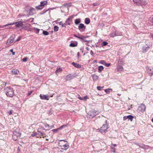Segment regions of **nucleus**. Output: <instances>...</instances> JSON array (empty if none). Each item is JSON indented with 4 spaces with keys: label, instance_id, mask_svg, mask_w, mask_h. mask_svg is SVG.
<instances>
[{
    "label": "nucleus",
    "instance_id": "f257e3e1",
    "mask_svg": "<svg viewBox=\"0 0 153 153\" xmlns=\"http://www.w3.org/2000/svg\"><path fill=\"white\" fill-rule=\"evenodd\" d=\"M59 146L62 148V149L65 150L67 149L69 147L68 143L66 140H59Z\"/></svg>",
    "mask_w": 153,
    "mask_h": 153
},
{
    "label": "nucleus",
    "instance_id": "f03ea898",
    "mask_svg": "<svg viewBox=\"0 0 153 153\" xmlns=\"http://www.w3.org/2000/svg\"><path fill=\"white\" fill-rule=\"evenodd\" d=\"M6 95L10 97H12L14 95V92L12 88L9 87L6 88Z\"/></svg>",
    "mask_w": 153,
    "mask_h": 153
},
{
    "label": "nucleus",
    "instance_id": "7ed1b4c3",
    "mask_svg": "<svg viewBox=\"0 0 153 153\" xmlns=\"http://www.w3.org/2000/svg\"><path fill=\"white\" fill-rule=\"evenodd\" d=\"M100 112L99 111H96L94 110H93L88 112V115L90 117L93 118L97 115Z\"/></svg>",
    "mask_w": 153,
    "mask_h": 153
},
{
    "label": "nucleus",
    "instance_id": "20e7f679",
    "mask_svg": "<svg viewBox=\"0 0 153 153\" xmlns=\"http://www.w3.org/2000/svg\"><path fill=\"white\" fill-rule=\"evenodd\" d=\"M107 120H105L106 124H103L102 126L99 129L101 133H105L107 131V129L108 128V125L106 123Z\"/></svg>",
    "mask_w": 153,
    "mask_h": 153
},
{
    "label": "nucleus",
    "instance_id": "39448f33",
    "mask_svg": "<svg viewBox=\"0 0 153 153\" xmlns=\"http://www.w3.org/2000/svg\"><path fill=\"white\" fill-rule=\"evenodd\" d=\"M146 109V106L143 104H141L138 107L137 109V111L138 113H142L145 111Z\"/></svg>",
    "mask_w": 153,
    "mask_h": 153
},
{
    "label": "nucleus",
    "instance_id": "423d86ee",
    "mask_svg": "<svg viewBox=\"0 0 153 153\" xmlns=\"http://www.w3.org/2000/svg\"><path fill=\"white\" fill-rule=\"evenodd\" d=\"M47 1H44L41 2L40 5L36 6V8L38 10L42 9L44 6L46 5L47 3Z\"/></svg>",
    "mask_w": 153,
    "mask_h": 153
},
{
    "label": "nucleus",
    "instance_id": "0eeeda50",
    "mask_svg": "<svg viewBox=\"0 0 153 153\" xmlns=\"http://www.w3.org/2000/svg\"><path fill=\"white\" fill-rule=\"evenodd\" d=\"M21 134L16 132H14L13 135V138L14 140H16L17 139L20 137Z\"/></svg>",
    "mask_w": 153,
    "mask_h": 153
},
{
    "label": "nucleus",
    "instance_id": "6e6552de",
    "mask_svg": "<svg viewBox=\"0 0 153 153\" xmlns=\"http://www.w3.org/2000/svg\"><path fill=\"white\" fill-rule=\"evenodd\" d=\"M30 26H31V25L29 23H26L25 25L23 24V26L22 27V29L30 31Z\"/></svg>",
    "mask_w": 153,
    "mask_h": 153
},
{
    "label": "nucleus",
    "instance_id": "1a4fd4ad",
    "mask_svg": "<svg viewBox=\"0 0 153 153\" xmlns=\"http://www.w3.org/2000/svg\"><path fill=\"white\" fill-rule=\"evenodd\" d=\"M74 17V16H71L69 17L65 21V23L66 25H70L71 22L72 21V19Z\"/></svg>",
    "mask_w": 153,
    "mask_h": 153
},
{
    "label": "nucleus",
    "instance_id": "9d476101",
    "mask_svg": "<svg viewBox=\"0 0 153 153\" xmlns=\"http://www.w3.org/2000/svg\"><path fill=\"white\" fill-rule=\"evenodd\" d=\"M15 24L16 27H22L23 26V22L21 21L15 22Z\"/></svg>",
    "mask_w": 153,
    "mask_h": 153
},
{
    "label": "nucleus",
    "instance_id": "9b49d317",
    "mask_svg": "<svg viewBox=\"0 0 153 153\" xmlns=\"http://www.w3.org/2000/svg\"><path fill=\"white\" fill-rule=\"evenodd\" d=\"M39 97L42 100H49V97L47 95H42L40 94Z\"/></svg>",
    "mask_w": 153,
    "mask_h": 153
},
{
    "label": "nucleus",
    "instance_id": "f8f14e48",
    "mask_svg": "<svg viewBox=\"0 0 153 153\" xmlns=\"http://www.w3.org/2000/svg\"><path fill=\"white\" fill-rule=\"evenodd\" d=\"M85 27H86L82 23L80 24L78 26L79 30L81 31H84L85 30Z\"/></svg>",
    "mask_w": 153,
    "mask_h": 153
},
{
    "label": "nucleus",
    "instance_id": "ddd939ff",
    "mask_svg": "<svg viewBox=\"0 0 153 153\" xmlns=\"http://www.w3.org/2000/svg\"><path fill=\"white\" fill-rule=\"evenodd\" d=\"M124 60L123 58H121L119 57L117 61V65H123Z\"/></svg>",
    "mask_w": 153,
    "mask_h": 153
},
{
    "label": "nucleus",
    "instance_id": "4468645a",
    "mask_svg": "<svg viewBox=\"0 0 153 153\" xmlns=\"http://www.w3.org/2000/svg\"><path fill=\"white\" fill-rule=\"evenodd\" d=\"M117 69L118 71L121 72L123 71V67L121 65H117Z\"/></svg>",
    "mask_w": 153,
    "mask_h": 153
},
{
    "label": "nucleus",
    "instance_id": "2eb2a0df",
    "mask_svg": "<svg viewBox=\"0 0 153 153\" xmlns=\"http://www.w3.org/2000/svg\"><path fill=\"white\" fill-rule=\"evenodd\" d=\"M14 41L13 38H9L7 40V42H6L7 45H10V44L13 42Z\"/></svg>",
    "mask_w": 153,
    "mask_h": 153
},
{
    "label": "nucleus",
    "instance_id": "dca6fc26",
    "mask_svg": "<svg viewBox=\"0 0 153 153\" xmlns=\"http://www.w3.org/2000/svg\"><path fill=\"white\" fill-rule=\"evenodd\" d=\"M11 72L12 74H17L19 73V71L18 70L16 69H13L12 70Z\"/></svg>",
    "mask_w": 153,
    "mask_h": 153
},
{
    "label": "nucleus",
    "instance_id": "f3484780",
    "mask_svg": "<svg viewBox=\"0 0 153 153\" xmlns=\"http://www.w3.org/2000/svg\"><path fill=\"white\" fill-rule=\"evenodd\" d=\"M72 64L75 67L77 68H80L81 67V65L79 64L76 63L74 62H73Z\"/></svg>",
    "mask_w": 153,
    "mask_h": 153
},
{
    "label": "nucleus",
    "instance_id": "a211bd4d",
    "mask_svg": "<svg viewBox=\"0 0 153 153\" xmlns=\"http://www.w3.org/2000/svg\"><path fill=\"white\" fill-rule=\"evenodd\" d=\"M74 36L75 37H77L81 40L83 39L85 37H84V36H82L80 34H79L78 35H74Z\"/></svg>",
    "mask_w": 153,
    "mask_h": 153
},
{
    "label": "nucleus",
    "instance_id": "6ab92c4d",
    "mask_svg": "<svg viewBox=\"0 0 153 153\" xmlns=\"http://www.w3.org/2000/svg\"><path fill=\"white\" fill-rule=\"evenodd\" d=\"M66 80H69L72 79V76L71 74H69L66 76Z\"/></svg>",
    "mask_w": 153,
    "mask_h": 153
},
{
    "label": "nucleus",
    "instance_id": "aec40b11",
    "mask_svg": "<svg viewBox=\"0 0 153 153\" xmlns=\"http://www.w3.org/2000/svg\"><path fill=\"white\" fill-rule=\"evenodd\" d=\"M90 19L89 18H86L85 19V23L86 24H88L90 23Z\"/></svg>",
    "mask_w": 153,
    "mask_h": 153
},
{
    "label": "nucleus",
    "instance_id": "412c9836",
    "mask_svg": "<svg viewBox=\"0 0 153 153\" xmlns=\"http://www.w3.org/2000/svg\"><path fill=\"white\" fill-rule=\"evenodd\" d=\"M104 69V68L102 66H99L98 70L99 72H101Z\"/></svg>",
    "mask_w": 153,
    "mask_h": 153
},
{
    "label": "nucleus",
    "instance_id": "4be33fe9",
    "mask_svg": "<svg viewBox=\"0 0 153 153\" xmlns=\"http://www.w3.org/2000/svg\"><path fill=\"white\" fill-rule=\"evenodd\" d=\"M72 5L71 3H65L64 4V6L66 7H68Z\"/></svg>",
    "mask_w": 153,
    "mask_h": 153
},
{
    "label": "nucleus",
    "instance_id": "5701e85b",
    "mask_svg": "<svg viewBox=\"0 0 153 153\" xmlns=\"http://www.w3.org/2000/svg\"><path fill=\"white\" fill-rule=\"evenodd\" d=\"M127 118L128 120H130L131 121H132L134 117L131 115H129L127 116Z\"/></svg>",
    "mask_w": 153,
    "mask_h": 153
},
{
    "label": "nucleus",
    "instance_id": "b1692460",
    "mask_svg": "<svg viewBox=\"0 0 153 153\" xmlns=\"http://www.w3.org/2000/svg\"><path fill=\"white\" fill-rule=\"evenodd\" d=\"M150 48L149 46H148L146 47H143V52H146Z\"/></svg>",
    "mask_w": 153,
    "mask_h": 153
},
{
    "label": "nucleus",
    "instance_id": "393cba45",
    "mask_svg": "<svg viewBox=\"0 0 153 153\" xmlns=\"http://www.w3.org/2000/svg\"><path fill=\"white\" fill-rule=\"evenodd\" d=\"M59 25H61L62 27H66V25L65 23H63L62 22H61L59 23Z\"/></svg>",
    "mask_w": 153,
    "mask_h": 153
},
{
    "label": "nucleus",
    "instance_id": "a878e982",
    "mask_svg": "<svg viewBox=\"0 0 153 153\" xmlns=\"http://www.w3.org/2000/svg\"><path fill=\"white\" fill-rule=\"evenodd\" d=\"M80 22L79 19H76L75 21V23L77 25Z\"/></svg>",
    "mask_w": 153,
    "mask_h": 153
},
{
    "label": "nucleus",
    "instance_id": "bb28decb",
    "mask_svg": "<svg viewBox=\"0 0 153 153\" xmlns=\"http://www.w3.org/2000/svg\"><path fill=\"white\" fill-rule=\"evenodd\" d=\"M53 29L54 31L56 32L58 30L59 27L57 26H55L54 27Z\"/></svg>",
    "mask_w": 153,
    "mask_h": 153
},
{
    "label": "nucleus",
    "instance_id": "cd10ccee",
    "mask_svg": "<svg viewBox=\"0 0 153 153\" xmlns=\"http://www.w3.org/2000/svg\"><path fill=\"white\" fill-rule=\"evenodd\" d=\"M99 63L100 64H102L104 65H105L106 63V62L104 60H101L100 61Z\"/></svg>",
    "mask_w": 153,
    "mask_h": 153
},
{
    "label": "nucleus",
    "instance_id": "c85d7f7f",
    "mask_svg": "<svg viewBox=\"0 0 153 153\" xmlns=\"http://www.w3.org/2000/svg\"><path fill=\"white\" fill-rule=\"evenodd\" d=\"M33 29L36 33H39L40 30L39 29L35 27Z\"/></svg>",
    "mask_w": 153,
    "mask_h": 153
},
{
    "label": "nucleus",
    "instance_id": "c756f323",
    "mask_svg": "<svg viewBox=\"0 0 153 153\" xmlns=\"http://www.w3.org/2000/svg\"><path fill=\"white\" fill-rule=\"evenodd\" d=\"M14 24H15V22H14L13 23H11L9 24H6V25H4L3 27H5L7 26H8V25H14Z\"/></svg>",
    "mask_w": 153,
    "mask_h": 153
},
{
    "label": "nucleus",
    "instance_id": "7c9ffc66",
    "mask_svg": "<svg viewBox=\"0 0 153 153\" xmlns=\"http://www.w3.org/2000/svg\"><path fill=\"white\" fill-rule=\"evenodd\" d=\"M110 35L111 37H113L116 36V34L115 33H111Z\"/></svg>",
    "mask_w": 153,
    "mask_h": 153
},
{
    "label": "nucleus",
    "instance_id": "2f4dec72",
    "mask_svg": "<svg viewBox=\"0 0 153 153\" xmlns=\"http://www.w3.org/2000/svg\"><path fill=\"white\" fill-rule=\"evenodd\" d=\"M77 46L75 44L71 43L70 45V46L71 47H75Z\"/></svg>",
    "mask_w": 153,
    "mask_h": 153
},
{
    "label": "nucleus",
    "instance_id": "473e14b6",
    "mask_svg": "<svg viewBox=\"0 0 153 153\" xmlns=\"http://www.w3.org/2000/svg\"><path fill=\"white\" fill-rule=\"evenodd\" d=\"M62 71V69L60 68H57L56 71V73H57L58 72H60Z\"/></svg>",
    "mask_w": 153,
    "mask_h": 153
},
{
    "label": "nucleus",
    "instance_id": "72a5a7b5",
    "mask_svg": "<svg viewBox=\"0 0 153 153\" xmlns=\"http://www.w3.org/2000/svg\"><path fill=\"white\" fill-rule=\"evenodd\" d=\"M43 33L45 35H48L49 34V32L46 31H43Z\"/></svg>",
    "mask_w": 153,
    "mask_h": 153
},
{
    "label": "nucleus",
    "instance_id": "f704fd0d",
    "mask_svg": "<svg viewBox=\"0 0 153 153\" xmlns=\"http://www.w3.org/2000/svg\"><path fill=\"white\" fill-rule=\"evenodd\" d=\"M38 134L36 132H33L31 134V135L32 137H33L36 136Z\"/></svg>",
    "mask_w": 153,
    "mask_h": 153
},
{
    "label": "nucleus",
    "instance_id": "c9c22d12",
    "mask_svg": "<svg viewBox=\"0 0 153 153\" xmlns=\"http://www.w3.org/2000/svg\"><path fill=\"white\" fill-rule=\"evenodd\" d=\"M133 1L134 3L137 5H139L140 3L138 0H133Z\"/></svg>",
    "mask_w": 153,
    "mask_h": 153
},
{
    "label": "nucleus",
    "instance_id": "e433bc0d",
    "mask_svg": "<svg viewBox=\"0 0 153 153\" xmlns=\"http://www.w3.org/2000/svg\"><path fill=\"white\" fill-rule=\"evenodd\" d=\"M84 37H85L83 39H82V41H84V42H88V41L87 40H86L85 39L87 37H88V36H84Z\"/></svg>",
    "mask_w": 153,
    "mask_h": 153
},
{
    "label": "nucleus",
    "instance_id": "4c0bfd02",
    "mask_svg": "<svg viewBox=\"0 0 153 153\" xmlns=\"http://www.w3.org/2000/svg\"><path fill=\"white\" fill-rule=\"evenodd\" d=\"M108 44V43L107 42H103L102 43V46H105L106 45Z\"/></svg>",
    "mask_w": 153,
    "mask_h": 153
},
{
    "label": "nucleus",
    "instance_id": "58836bf2",
    "mask_svg": "<svg viewBox=\"0 0 153 153\" xmlns=\"http://www.w3.org/2000/svg\"><path fill=\"white\" fill-rule=\"evenodd\" d=\"M59 129V128H57L56 129H54L52 130V131L54 133H56L57 132L58 130Z\"/></svg>",
    "mask_w": 153,
    "mask_h": 153
},
{
    "label": "nucleus",
    "instance_id": "ea45409f",
    "mask_svg": "<svg viewBox=\"0 0 153 153\" xmlns=\"http://www.w3.org/2000/svg\"><path fill=\"white\" fill-rule=\"evenodd\" d=\"M103 88V87H101L100 86H98L97 87V89L98 90H101Z\"/></svg>",
    "mask_w": 153,
    "mask_h": 153
},
{
    "label": "nucleus",
    "instance_id": "a19ab883",
    "mask_svg": "<svg viewBox=\"0 0 153 153\" xmlns=\"http://www.w3.org/2000/svg\"><path fill=\"white\" fill-rule=\"evenodd\" d=\"M67 125H63L61 126L59 128V129H62V128H63L64 127H67Z\"/></svg>",
    "mask_w": 153,
    "mask_h": 153
},
{
    "label": "nucleus",
    "instance_id": "79ce46f5",
    "mask_svg": "<svg viewBox=\"0 0 153 153\" xmlns=\"http://www.w3.org/2000/svg\"><path fill=\"white\" fill-rule=\"evenodd\" d=\"M111 65V64L110 63H107L106 62L105 63V66H106V67H109V66H110Z\"/></svg>",
    "mask_w": 153,
    "mask_h": 153
},
{
    "label": "nucleus",
    "instance_id": "37998d69",
    "mask_svg": "<svg viewBox=\"0 0 153 153\" xmlns=\"http://www.w3.org/2000/svg\"><path fill=\"white\" fill-rule=\"evenodd\" d=\"M83 100H86L87 99H88V96L87 95H86L83 98Z\"/></svg>",
    "mask_w": 153,
    "mask_h": 153
},
{
    "label": "nucleus",
    "instance_id": "c03bdc74",
    "mask_svg": "<svg viewBox=\"0 0 153 153\" xmlns=\"http://www.w3.org/2000/svg\"><path fill=\"white\" fill-rule=\"evenodd\" d=\"M27 57H25L22 59V61L24 62H26L27 59Z\"/></svg>",
    "mask_w": 153,
    "mask_h": 153
},
{
    "label": "nucleus",
    "instance_id": "a18cd8bd",
    "mask_svg": "<svg viewBox=\"0 0 153 153\" xmlns=\"http://www.w3.org/2000/svg\"><path fill=\"white\" fill-rule=\"evenodd\" d=\"M110 90H111V89H107L105 90V91L106 93L109 92V91Z\"/></svg>",
    "mask_w": 153,
    "mask_h": 153
},
{
    "label": "nucleus",
    "instance_id": "49530a36",
    "mask_svg": "<svg viewBox=\"0 0 153 153\" xmlns=\"http://www.w3.org/2000/svg\"><path fill=\"white\" fill-rule=\"evenodd\" d=\"M38 132H39V133H40V135L41 136H43V135H45V134H43V133L41 132L40 131H39L38 130Z\"/></svg>",
    "mask_w": 153,
    "mask_h": 153
},
{
    "label": "nucleus",
    "instance_id": "de8ad7c7",
    "mask_svg": "<svg viewBox=\"0 0 153 153\" xmlns=\"http://www.w3.org/2000/svg\"><path fill=\"white\" fill-rule=\"evenodd\" d=\"M10 51L12 53L13 55H14L15 54V52L13 51V50L12 49L10 50Z\"/></svg>",
    "mask_w": 153,
    "mask_h": 153
},
{
    "label": "nucleus",
    "instance_id": "09e8293b",
    "mask_svg": "<svg viewBox=\"0 0 153 153\" xmlns=\"http://www.w3.org/2000/svg\"><path fill=\"white\" fill-rule=\"evenodd\" d=\"M21 38V37L20 36L18 38V39H16V41L15 42H17V41H19L20 40Z\"/></svg>",
    "mask_w": 153,
    "mask_h": 153
},
{
    "label": "nucleus",
    "instance_id": "8fccbe9b",
    "mask_svg": "<svg viewBox=\"0 0 153 153\" xmlns=\"http://www.w3.org/2000/svg\"><path fill=\"white\" fill-rule=\"evenodd\" d=\"M127 119H128L127 116H124L123 117V120H126Z\"/></svg>",
    "mask_w": 153,
    "mask_h": 153
},
{
    "label": "nucleus",
    "instance_id": "3c124183",
    "mask_svg": "<svg viewBox=\"0 0 153 153\" xmlns=\"http://www.w3.org/2000/svg\"><path fill=\"white\" fill-rule=\"evenodd\" d=\"M33 92V91H31L30 92H28L27 94V95L28 96L30 95V94H31Z\"/></svg>",
    "mask_w": 153,
    "mask_h": 153
},
{
    "label": "nucleus",
    "instance_id": "603ef678",
    "mask_svg": "<svg viewBox=\"0 0 153 153\" xmlns=\"http://www.w3.org/2000/svg\"><path fill=\"white\" fill-rule=\"evenodd\" d=\"M78 98L79 99V100H83V98L79 96V97H78Z\"/></svg>",
    "mask_w": 153,
    "mask_h": 153
},
{
    "label": "nucleus",
    "instance_id": "864d4df0",
    "mask_svg": "<svg viewBox=\"0 0 153 153\" xmlns=\"http://www.w3.org/2000/svg\"><path fill=\"white\" fill-rule=\"evenodd\" d=\"M12 114V111L11 110H10V111H9V115H11V114Z\"/></svg>",
    "mask_w": 153,
    "mask_h": 153
},
{
    "label": "nucleus",
    "instance_id": "5fc2aeb1",
    "mask_svg": "<svg viewBox=\"0 0 153 153\" xmlns=\"http://www.w3.org/2000/svg\"><path fill=\"white\" fill-rule=\"evenodd\" d=\"M79 54H80L79 53V52H78L77 53V56H78V58L79 57Z\"/></svg>",
    "mask_w": 153,
    "mask_h": 153
},
{
    "label": "nucleus",
    "instance_id": "6e6d98bb",
    "mask_svg": "<svg viewBox=\"0 0 153 153\" xmlns=\"http://www.w3.org/2000/svg\"><path fill=\"white\" fill-rule=\"evenodd\" d=\"M90 53L91 54V55H92L93 54V51H91V52H90Z\"/></svg>",
    "mask_w": 153,
    "mask_h": 153
},
{
    "label": "nucleus",
    "instance_id": "4d7b16f0",
    "mask_svg": "<svg viewBox=\"0 0 153 153\" xmlns=\"http://www.w3.org/2000/svg\"><path fill=\"white\" fill-rule=\"evenodd\" d=\"M86 49L88 51H89V49L88 47H86Z\"/></svg>",
    "mask_w": 153,
    "mask_h": 153
},
{
    "label": "nucleus",
    "instance_id": "13d9d810",
    "mask_svg": "<svg viewBox=\"0 0 153 153\" xmlns=\"http://www.w3.org/2000/svg\"><path fill=\"white\" fill-rule=\"evenodd\" d=\"M31 10L32 11H35V10L33 8H31Z\"/></svg>",
    "mask_w": 153,
    "mask_h": 153
},
{
    "label": "nucleus",
    "instance_id": "bf43d9fd",
    "mask_svg": "<svg viewBox=\"0 0 153 153\" xmlns=\"http://www.w3.org/2000/svg\"><path fill=\"white\" fill-rule=\"evenodd\" d=\"M151 22L153 23V17L152 18V19L151 20Z\"/></svg>",
    "mask_w": 153,
    "mask_h": 153
},
{
    "label": "nucleus",
    "instance_id": "052dcab7",
    "mask_svg": "<svg viewBox=\"0 0 153 153\" xmlns=\"http://www.w3.org/2000/svg\"><path fill=\"white\" fill-rule=\"evenodd\" d=\"M42 136V137L43 138H44L45 137H46V135H45H45H43V136Z\"/></svg>",
    "mask_w": 153,
    "mask_h": 153
},
{
    "label": "nucleus",
    "instance_id": "680f3d73",
    "mask_svg": "<svg viewBox=\"0 0 153 153\" xmlns=\"http://www.w3.org/2000/svg\"><path fill=\"white\" fill-rule=\"evenodd\" d=\"M113 146H117V145L116 144H114L113 145Z\"/></svg>",
    "mask_w": 153,
    "mask_h": 153
},
{
    "label": "nucleus",
    "instance_id": "e2e57ef3",
    "mask_svg": "<svg viewBox=\"0 0 153 153\" xmlns=\"http://www.w3.org/2000/svg\"><path fill=\"white\" fill-rule=\"evenodd\" d=\"M49 126V125L48 124H47L45 126L46 127H47V126Z\"/></svg>",
    "mask_w": 153,
    "mask_h": 153
},
{
    "label": "nucleus",
    "instance_id": "0e129e2a",
    "mask_svg": "<svg viewBox=\"0 0 153 153\" xmlns=\"http://www.w3.org/2000/svg\"><path fill=\"white\" fill-rule=\"evenodd\" d=\"M53 97V95H51L50 97Z\"/></svg>",
    "mask_w": 153,
    "mask_h": 153
},
{
    "label": "nucleus",
    "instance_id": "69168bd1",
    "mask_svg": "<svg viewBox=\"0 0 153 153\" xmlns=\"http://www.w3.org/2000/svg\"><path fill=\"white\" fill-rule=\"evenodd\" d=\"M46 140L47 141H48L49 140L48 139H46Z\"/></svg>",
    "mask_w": 153,
    "mask_h": 153
},
{
    "label": "nucleus",
    "instance_id": "338daca9",
    "mask_svg": "<svg viewBox=\"0 0 153 153\" xmlns=\"http://www.w3.org/2000/svg\"><path fill=\"white\" fill-rule=\"evenodd\" d=\"M151 36H152V38H153V35H151Z\"/></svg>",
    "mask_w": 153,
    "mask_h": 153
},
{
    "label": "nucleus",
    "instance_id": "774afa93",
    "mask_svg": "<svg viewBox=\"0 0 153 153\" xmlns=\"http://www.w3.org/2000/svg\"><path fill=\"white\" fill-rule=\"evenodd\" d=\"M52 126V127H54V126Z\"/></svg>",
    "mask_w": 153,
    "mask_h": 153
}]
</instances>
